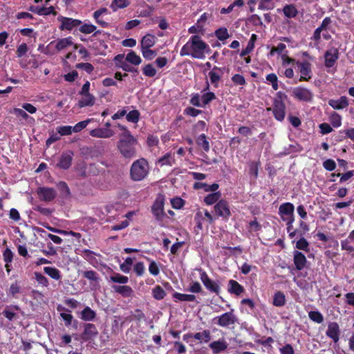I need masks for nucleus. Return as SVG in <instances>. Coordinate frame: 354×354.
Returning a JSON list of instances; mask_svg holds the SVG:
<instances>
[{
	"mask_svg": "<svg viewBox=\"0 0 354 354\" xmlns=\"http://www.w3.org/2000/svg\"><path fill=\"white\" fill-rule=\"evenodd\" d=\"M286 304V296L283 292L277 291L273 296V305L281 307Z\"/></svg>",
	"mask_w": 354,
	"mask_h": 354,
	"instance_id": "obj_33",
	"label": "nucleus"
},
{
	"mask_svg": "<svg viewBox=\"0 0 354 354\" xmlns=\"http://www.w3.org/2000/svg\"><path fill=\"white\" fill-rule=\"evenodd\" d=\"M96 312L89 306H86L80 313V319L84 322H91L96 318Z\"/></svg>",
	"mask_w": 354,
	"mask_h": 354,
	"instance_id": "obj_26",
	"label": "nucleus"
},
{
	"mask_svg": "<svg viewBox=\"0 0 354 354\" xmlns=\"http://www.w3.org/2000/svg\"><path fill=\"white\" fill-rule=\"evenodd\" d=\"M202 113H203L202 110L196 109L192 106H187L183 111V113L185 115H189L192 117H196Z\"/></svg>",
	"mask_w": 354,
	"mask_h": 354,
	"instance_id": "obj_55",
	"label": "nucleus"
},
{
	"mask_svg": "<svg viewBox=\"0 0 354 354\" xmlns=\"http://www.w3.org/2000/svg\"><path fill=\"white\" fill-rule=\"evenodd\" d=\"M165 201V196L162 194H159L151 206V212L156 220L158 221H162L165 216L164 210Z\"/></svg>",
	"mask_w": 354,
	"mask_h": 354,
	"instance_id": "obj_4",
	"label": "nucleus"
},
{
	"mask_svg": "<svg viewBox=\"0 0 354 354\" xmlns=\"http://www.w3.org/2000/svg\"><path fill=\"white\" fill-rule=\"evenodd\" d=\"M221 196V194L220 192L209 194L204 198V203L207 205H213L220 201Z\"/></svg>",
	"mask_w": 354,
	"mask_h": 354,
	"instance_id": "obj_35",
	"label": "nucleus"
},
{
	"mask_svg": "<svg viewBox=\"0 0 354 354\" xmlns=\"http://www.w3.org/2000/svg\"><path fill=\"white\" fill-rule=\"evenodd\" d=\"M283 13L286 17L291 19L296 17L299 12L294 4H286L283 8Z\"/></svg>",
	"mask_w": 354,
	"mask_h": 354,
	"instance_id": "obj_31",
	"label": "nucleus"
},
{
	"mask_svg": "<svg viewBox=\"0 0 354 354\" xmlns=\"http://www.w3.org/2000/svg\"><path fill=\"white\" fill-rule=\"evenodd\" d=\"M73 155L72 151L63 153L57 164V167L62 169H68L71 166Z\"/></svg>",
	"mask_w": 354,
	"mask_h": 354,
	"instance_id": "obj_19",
	"label": "nucleus"
},
{
	"mask_svg": "<svg viewBox=\"0 0 354 354\" xmlns=\"http://www.w3.org/2000/svg\"><path fill=\"white\" fill-rule=\"evenodd\" d=\"M189 40L192 50V57L204 59L205 53L210 50L209 45L197 35H192Z\"/></svg>",
	"mask_w": 354,
	"mask_h": 354,
	"instance_id": "obj_3",
	"label": "nucleus"
},
{
	"mask_svg": "<svg viewBox=\"0 0 354 354\" xmlns=\"http://www.w3.org/2000/svg\"><path fill=\"white\" fill-rule=\"evenodd\" d=\"M110 281L114 283L125 284L129 281V278L119 273H114V274L110 276Z\"/></svg>",
	"mask_w": 354,
	"mask_h": 354,
	"instance_id": "obj_47",
	"label": "nucleus"
},
{
	"mask_svg": "<svg viewBox=\"0 0 354 354\" xmlns=\"http://www.w3.org/2000/svg\"><path fill=\"white\" fill-rule=\"evenodd\" d=\"M328 104L333 109L342 110L346 108L348 106L349 103L347 97L341 96L337 100H330L328 101Z\"/></svg>",
	"mask_w": 354,
	"mask_h": 354,
	"instance_id": "obj_23",
	"label": "nucleus"
},
{
	"mask_svg": "<svg viewBox=\"0 0 354 354\" xmlns=\"http://www.w3.org/2000/svg\"><path fill=\"white\" fill-rule=\"evenodd\" d=\"M35 279L36 281L39 284L41 285L43 287H48L49 285L48 279L43 275L41 273L35 272L34 273Z\"/></svg>",
	"mask_w": 354,
	"mask_h": 354,
	"instance_id": "obj_50",
	"label": "nucleus"
},
{
	"mask_svg": "<svg viewBox=\"0 0 354 354\" xmlns=\"http://www.w3.org/2000/svg\"><path fill=\"white\" fill-rule=\"evenodd\" d=\"M126 61L133 65H139L142 62V59L136 52L131 50L126 55Z\"/></svg>",
	"mask_w": 354,
	"mask_h": 354,
	"instance_id": "obj_37",
	"label": "nucleus"
},
{
	"mask_svg": "<svg viewBox=\"0 0 354 354\" xmlns=\"http://www.w3.org/2000/svg\"><path fill=\"white\" fill-rule=\"evenodd\" d=\"M140 118V113L137 109L130 111L126 114V119L128 122L137 124Z\"/></svg>",
	"mask_w": 354,
	"mask_h": 354,
	"instance_id": "obj_39",
	"label": "nucleus"
},
{
	"mask_svg": "<svg viewBox=\"0 0 354 354\" xmlns=\"http://www.w3.org/2000/svg\"><path fill=\"white\" fill-rule=\"evenodd\" d=\"M194 338L199 340L201 343H207L211 339V333L209 330H204L203 332H198L194 334Z\"/></svg>",
	"mask_w": 354,
	"mask_h": 354,
	"instance_id": "obj_36",
	"label": "nucleus"
},
{
	"mask_svg": "<svg viewBox=\"0 0 354 354\" xmlns=\"http://www.w3.org/2000/svg\"><path fill=\"white\" fill-rule=\"evenodd\" d=\"M76 68L82 69L84 71H86L88 74H91L93 71H94L93 66L88 63H78L75 65Z\"/></svg>",
	"mask_w": 354,
	"mask_h": 354,
	"instance_id": "obj_53",
	"label": "nucleus"
},
{
	"mask_svg": "<svg viewBox=\"0 0 354 354\" xmlns=\"http://www.w3.org/2000/svg\"><path fill=\"white\" fill-rule=\"evenodd\" d=\"M266 81L270 82L273 90L277 91L279 88L278 77L275 73H270L266 75Z\"/></svg>",
	"mask_w": 354,
	"mask_h": 354,
	"instance_id": "obj_48",
	"label": "nucleus"
},
{
	"mask_svg": "<svg viewBox=\"0 0 354 354\" xmlns=\"http://www.w3.org/2000/svg\"><path fill=\"white\" fill-rule=\"evenodd\" d=\"M180 55L181 57L190 55L192 57V50L189 43V40L182 47L180 51Z\"/></svg>",
	"mask_w": 354,
	"mask_h": 354,
	"instance_id": "obj_61",
	"label": "nucleus"
},
{
	"mask_svg": "<svg viewBox=\"0 0 354 354\" xmlns=\"http://www.w3.org/2000/svg\"><path fill=\"white\" fill-rule=\"evenodd\" d=\"M194 221L196 222V228L202 230L203 228V222L205 221V217L203 213L201 210L196 212L194 216Z\"/></svg>",
	"mask_w": 354,
	"mask_h": 354,
	"instance_id": "obj_49",
	"label": "nucleus"
},
{
	"mask_svg": "<svg viewBox=\"0 0 354 354\" xmlns=\"http://www.w3.org/2000/svg\"><path fill=\"white\" fill-rule=\"evenodd\" d=\"M330 176L340 177L339 183H343L354 176V170L348 171L344 174L333 173L330 174Z\"/></svg>",
	"mask_w": 354,
	"mask_h": 354,
	"instance_id": "obj_46",
	"label": "nucleus"
},
{
	"mask_svg": "<svg viewBox=\"0 0 354 354\" xmlns=\"http://www.w3.org/2000/svg\"><path fill=\"white\" fill-rule=\"evenodd\" d=\"M257 39V35L255 34H252L250 41L248 43V45L245 48H244L241 53V57H244L246 55L249 54L254 47V41Z\"/></svg>",
	"mask_w": 354,
	"mask_h": 354,
	"instance_id": "obj_44",
	"label": "nucleus"
},
{
	"mask_svg": "<svg viewBox=\"0 0 354 354\" xmlns=\"http://www.w3.org/2000/svg\"><path fill=\"white\" fill-rule=\"evenodd\" d=\"M248 231L252 232H259L261 230V224L257 221V218H254L253 221H250L248 223Z\"/></svg>",
	"mask_w": 354,
	"mask_h": 354,
	"instance_id": "obj_60",
	"label": "nucleus"
},
{
	"mask_svg": "<svg viewBox=\"0 0 354 354\" xmlns=\"http://www.w3.org/2000/svg\"><path fill=\"white\" fill-rule=\"evenodd\" d=\"M237 317L234 313V310L223 313L220 316L214 318L215 324L223 328H228L237 322Z\"/></svg>",
	"mask_w": 354,
	"mask_h": 354,
	"instance_id": "obj_6",
	"label": "nucleus"
},
{
	"mask_svg": "<svg viewBox=\"0 0 354 354\" xmlns=\"http://www.w3.org/2000/svg\"><path fill=\"white\" fill-rule=\"evenodd\" d=\"M59 190L64 196H68L71 194L69 187L66 183L64 181H60L57 185Z\"/></svg>",
	"mask_w": 354,
	"mask_h": 354,
	"instance_id": "obj_58",
	"label": "nucleus"
},
{
	"mask_svg": "<svg viewBox=\"0 0 354 354\" xmlns=\"http://www.w3.org/2000/svg\"><path fill=\"white\" fill-rule=\"evenodd\" d=\"M200 272V279L203 283L205 288L211 292H214L216 295L220 293V285L218 282L212 280L207 272L202 270L199 269Z\"/></svg>",
	"mask_w": 354,
	"mask_h": 354,
	"instance_id": "obj_9",
	"label": "nucleus"
},
{
	"mask_svg": "<svg viewBox=\"0 0 354 354\" xmlns=\"http://www.w3.org/2000/svg\"><path fill=\"white\" fill-rule=\"evenodd\" d=\"M296 65L300 73L299 82L308 81L312 77L311 64L308 61H297Z\"/></svg>",
	"mask_w": 354,
	"mask_h": 354,
	"instance_id": "obj_10",
	"label": "nucleus"
},
{
	"mask_svg": "<svg viewBox=\"0 0 354 354\" xmlns=\"http://www.w3.org/2000/svg\"><path fill=\"white\" fill-rule=\"evenodd\" d=\"M44 272L53 279L60 280L62 278L60 270L55 267H44Z\"/></svg>",
	"mask_w": 354,
	"mask_h": 354,
	"instance_id": "obj_32",
	"label": "nucleus"
},
{
	"mask_svg": "<svg viewBox=\"0 0 354 354\" xmlns=\"http://www.w3.org/2000/svg\"><path fill=\"white\" fill-rule=\"evenodd\" d=\"M57 20L61 22L59 28L61 30H72L74 28H77L82 24L80 19H73L64 16H59Z\"/></svg>",
	"mask_w": 354,
	"mask_h": 354,
	"instance_id": "obj_12",
	"label": "nucleus"
},
{
	"mask_svg": "<svg viewBox=\"0 0 354 354\" xmlns=\"http://www.w3.org/2000/svg\"><path fill=\"white\" fill-rule=\"evenodd\" d=\"M152 295L156 299L161 300L165 297L166 292L160 286L157 285L153 288Z\"/></svg>",
	"mask_w": 354,
	"mask_h": 354,
	"instance_id": "obj_45",
	"label": "nucleus"
},
{
	"mask_svg": "<svg viewBox=\"0 0 354 354\" xmlns=\"http://www.w3.org/2000/svg\"><path fill=\"white\" fill-rule=\"evenodd\" d=\"M98 330L95 324L86 323L84 324V330L81 334V338L84 341H90L96 338L98 335Z\"/></svg>",
	"mask_w": 354,
	"mask_h": 354,
	"instance_id": "obj_14",
	"label": "nucleus"
},
{
	"mask_svg": "<svg viewBox=\"0 0 354 354\" xmlns=\"http://www.w3.org/2000/svg\"><path fill=\"white\" fill-rule=\"evenodd\" d=\"M268 111H272L274 118L278 121H283L286 115V105L281 99H274L272 107L267 108Z\"/></svg>",
	"mask_w": 354,
	"mask_h": 354,
	"instance_id": "obj_8",
	"label": "nucleus"
},
{
	"mask_svg": "<svg viewBox=\"0 0 354 354\" xmlns=\"http://www.w3.org/2000/svg\"><path fill=\"white\" fill-rule=\"evenodd\" d=\"M157 40L158 39L154 35L148 33L142 38L140 48H151L156 44Z\"/></svg>",
	"mask_w": 354,
	"mask_h": 354,
	"instance_id": "obj_25",
	"label": "nucleus"
},
{
	"mask_svg": "<svg viewBox=\"0 0 354 354\" xmlns=\"http://www.w3.org/2000/svg\"><path fill=\"white\" fill-rule=\"evenodd\" d=\"M173 297L176 299V301H194L196 299L194 295L183 294L177 292L173 294Z\"/></svg>",
	"mask_w": 354,
	"mask_h": 354,
	"instance_id": "obj_34",
	"label": "nucleus"
},
{
	"mask_svg": "<svg viewBox=\"0 0 354 354\" xmlns=\"http://www.w3.org/2000/svg\"><path fill=\"white\" fill-rule=\"evenodd\" d=\"M216 98V95L213 92H207L204 93L201 97L203 107L207 105L211 101Z\"/></svg>",
	"mask_w": 354,
	"mask_h": 354,
	"instance_id": "obj_52",
	"label": "nucleus"
},
{
	"mask_svg": "<svg viewBox=\"0 0 354 354\" xmlns=\"http://www.w3.org/2000/svg\"><path fill=\"white\" fill-rule=\"evenodd\" d=\"M330 122L333 127L337 128L342 125V117L337 113H333L330 116Z\"/></svg>",
	"mask_w": 354,
	"mask_h": 354,
	"instance_id": "obj_57",
	"label": "nucleus"
},
{
	"mask_svg": "<svg viewBox=\"0 0 354 354\" xmlns=\"http://www.w3.org/2000/svg\"><path fill=\"white\" fill-rule=\"evenodd\" d=\"M118 127L122 133L119 136L117 149L120 154L126 159H131L136 156V146L138 139L134 137L127 127L118 124Z\"/></svg>",
	"mask_w": 354,
	"mask_h": 354,
	"instance_id": "obj_1",
	"label": "nucleus"
},
{
	"mask_svg": "<svg viewBox=\"0 0 354 354\" xmlns=\"http://www.w3.org/2000/svg\"><path fill=\"white\" fill-rule=\"evenodd\" d=\"M308 246H309L308 242L304 237L300 238L296 243V248L299 250L308 251Z\"/></svg>",
	"mask_w": 354,
	"mask_h": 354,
	"instance_id": "obj_63",
	"label": "nucleus"
},
{
	"mask_svg": "<svg viewBox=\"0 0 354 354\" xmlns=\"http://www.w3.org/2000/svg\"><path fill=\"white\" fill-rule=\"evenodd\" d=\"M326 335L332 339L335 343L338 342L339 339L340 329L337 322H330L326 332Z\"/></svg>",
	"mask_w": 354,
	"mask_h": 354,
	"instance_id": "obj_18",
	"label": "nucleus"
},
{
	"mask_svg": "<svg viewBox=\"0 0 354 354\" xmlns=\"http://www.w3.org/2000/svg\"><path fill=\"white\" fill-rule=\"evenodd\" d=\"M209 347L214 354H218L227 348V344L224 339H219L211 342Z\"/></svg>",
	"mask_w": 354,
	"mask_h": 354,
	"instance_id": "obj_27",
	"label": "nucleus"
},
{
	"mask_svg": "<svg viewBox=\"0 0 354 354\" xmlns=\"http://www.w3.org/2000/svg\"><path fill=\"white\" fill-rule=\"evenodd\" d=\"M22 292V282L18 280L11 283L9 288L6 290L7 296L14 299H18Z\"/></svg>",
	"mask_w": 354,
	"mask_h": 354,
	"instance_id": "obj_16",
	"label": "nucleus"
},
{
	"mask_svg": "<svg viewBox=\"0 0 354 354\" xmlns=\"http://www.w3.org/2000/svg\"><path fill=\"white\" fill-rule=\"evenodd\" d=\"M82 99L78 102V106L80 108L86 107V106H92L95 104V97L91 94L87 93L84 95H81Z\"/></svg>",
	"mask_w": 354,
	"mask_h": 354,
	"instance_id": "obj_28",
	"label": "nucleus"
},
{
	"mask_svg": "<svg viewBox=\"0 0 354 354\" xmlns=\"http://www.w3.org/2000/svg\"><path fill=\"white\" fill-rule=\"evenodd\" d=\"M227 291L230 294H234L236 296H239L245 291V288L236 281L230 279L228 281Z\"/></svg>",
	"mask_w": 354,
	"mask_h": 354,
	"instance_id": "obj_24",
	"label": "nucleus"
},
{
	"mask_svg": "<svg viewBox=\"0 0 354 354\" xmlns=\"http://www.w3.org/2000/svg\"><path fill=\"white\" fill-rule=\"evenodd\" d=\"M74 50H77L78 53L81 55L82 59H86L89 56L88 50L81 44H75L73 46Z\"/></svg>",
	"mask_w": 354,
	"mask_h": 354,
	"instance_id": "obj_59",
	"label": "nucleus"
},
{
	"mask_svg": "<svg viewBox=\"0 0 354 354\" xmlns=\"http://www.w3.org/2000/svg\"><path fill=\"white\" fill-rule=\"evenodd\" d=\"M171 204L173 208L179 209L185 205V201L180 197H176L171 200Z\"/></svg>",
	"mask_w": 354,
	"mask_h": 354,
	"instance_id": "obj_62",
	"label": "nucleus"
},
{
	"mask_svg": "<svg viewBox=\"0 0 354 354\" xmlns=\"http://www.w3.org/2000/svg\"><path fill=\"white\" fill-rule=\"evenodd\" d=\"M142 73L145 76L148 77H153L156 75V69L152 64H147L145 65L142 68Z\"/></svg>",
	"mask_w": 354,
	"mask_h": 354,
	"instance_id": "obj_42",
	"label": "nucleus"
},
{
	"mask_svg": "<svg viewBox=\"0 0 354 354\" xmlns=\"http://www.w3.org/2000/svg\"><path fill=\"white\" fill-rule=\"evenodd\" d=\"M196 142L197 145L201 147L205 152H208L209 151L210 145L205 134L202 133L199 135L196 139Z\"/></svg>",
	"mask_w": 354,
	"mask_h": 354,
	"instance_id": "obj_29",
	"label": "nucleus"
},
{
	"mask_svg": "<svg viewBox=\"0 0 354 354\" xmlns=\"http://www.w3.org/2000/svg\"><path fill=\"white\" fill-rule=\"evenodd\" d=\"M339 57L338 48L331 47L324 53V65L326 68L334 66Z\"/></svg>",
	"mask_w": 354,
	"mask_h": 354,
	"instance_id": "obj_13",
	"label": "nucleus"
},
{
	"mask_svg": "<svg viewBox=\"0 0 354 354\" xmlns=\"http://www.w3.org/2000/svg\"><path fill=\"white\" fill-rule=\"evenodd\" d=\"M292 95L296 100L305 102H311L313 100V91L307 88L297 86L292 89Z\"/></svg>",
	"mask_w": 354,
	"mask_h": 354,
	"instance_id": "obj_7",
	"label": "nucleus"
},
{
	"mask_svg": "<svg viewBox=\"0 0 354 354\" xmlns=\"http://www.w3.org/2000/svg\"><path fill=\"white\" fill-rule=\"evenodd\" d=\"M83 277L93 281H97L99 279L98 274L94 270H86L82 272Z\"/></svg>",
	"mask_w": 354,
	"mask_h": 354,
	"instance_id": "obj_54",
	"label": "nucleus"
},
{
	"mask_svg": "<svg viewBox=\"0 0 354 354\" xmlns=\"http://www.w3.org/2000/svg\"><path fill=\"white\" fill-rule=\"evenodd\" d=\"M225 70V67H218L215 66L213 67L212 70L209 72L208 75L210 82L215 88L218 87V83Z\"/></svg>",
	"mask_w": 354,
	"mask_h": 354,
	"instance_id": "obj_17",
	"label": "nucleus"
},
{
	"mask_svg": "<svg viewBox=\"0 0 354 354\" xmlns=\"http://www.w3.org/2000/svg\"><path fill=\"white\" fill-rule=\"evenodd\" d=\"M113 288L115 292L124 297H131L133 293V289L129 286H113Z\"/></svg>",
	"mask_w": 354,
	"mask_h": 354,
	"instance_id": "obj_30",
	"label": "nucleus"
},
{
	"mask_svg": "<svg viewBox=\"0 0 354 354\" xmlns=\"http://www.w3.org/2000/svg\"><path fill=\"white\" fill-rule=\"evenodd\" d=\"M114 132L108 128H96L90 131L92 137L100 138H109L113 136Z\"/></svg>",
	"mask_w": 354,
	"mask_h": 354,
	"instance_id": "obj_21",
	"label": "nucleus"
},
{
	"mask_svg": "<svg viewBox=\"0 0 354 354\" xmlns=\"http://www.w3.org/2000/svg\"><path fill=\"white\" fill-rule=\"evenodd\" d=\"M214 35L220 41H225L230 37L228 30L225 27H221L216 30Z\"/></svg>",
	"mask_w": 354,
	"mask_h": 354,
	"instance_id": "obj_40",
	"label": "nucleus"
},
{
	"mask_svg": "<svg viewBox=\"0 0 354 354\" xmlns=\"http://www.w3.org/2000/svg\"><path fill=\"white\" fill-rule=\"evenodd\" d=\"M37 194L41 201L47 203L53 201L57 196L56 191L54 188L47 187H38L37 189Z\"/></svg>",
	"mask_w": 354,
	"mask_h": 354,
	"instance_id": "obj_11",
	"label": "nucleus"
},
{
	"mask_svg": "<svg viewBox=\"0 0 354 354\" xmlns=\"http://www.w3.org/2000/svg\"><path fill=\"white\" fill-rule=\"evenodd\" d=\"M149 165L145 158L135 160L130 168V178L133 181H141L149 174Z\"/></svg>",
	"mask_w": 354,
	"mask_h": 354,
	"instance_id": "obj_2",
	"label": "nucleus"
},
{
	"mask_svg": "<svg viewBox=\"0 0 354 354\" xmlns=\"http://www.w3.org/2000/svg\"><path fill=\"white\" fill-rule=\"evenodd\" d=\"M143 57L147 60H152L157 55L156 50L151 48H140Z\"/></svg>",
	"mask_w": 354,
	"mask_h": 354,
	"instance_id": "obj_51",
	"label": "nucleus"
},
{
	"mask_svg": "<svg viewBox=\"0 0 354 354\" xmlns=\"http://www.w3.org/2000/svg\"><path fill=\"white\" fill-rule=\"evenodd\" d=\"M55 44V48L57 51H61L73 45V37L69 36L65 38L59 39L57 41H53L49 45Z\"/></svg>",
	"mask_w": 354,
	"mask_h": 354,
	"instance_id": "obj_22",
	"label": "nucleus"
},
{
	"mask_svg": "<svg viewBox=\"0 0 354 354\" xmlns=\"http://www.w3.org/2000/svg\"><path fill=\"white\" fill-rule=\"evenodd\" d=\"M79 27V30L83 34H91L95 31L96 26L90 23H82Z\"/></svg>",
	"mask_w": 354,
	"mask_h": 354,
	"instance_id": "obj_41",
	"label": "nucleus"
},
{
	"mask_svg": "<svg viewBox=\"0 0 354 354\" xmlns=\"http://www.w3.org/2000/svg\"><path fill=\"white\" fill-rule=\"evenodd\" d=\"M352 241L351 239L348 236L344 240L341 241V248L342 250H346L349 252H354V246L351 245L350 243Z\"/></svg>",
	"mask_w": 354,
	"mask_h": 354,
	"instance_id": "obj_56",
	"label": "nucleus"
},
{
	"mask_svg": "<svg viewBox=\"0 0 354 354\" xmlns=\"http://www.w3.org/2000/svg\"><path fill=\"white\" fill-rule=\"evenodd\" d=\"M295 206L290 202L282 203L279 207V214L282 221L295 218Z\"/></svg>",
	"mask_w": 354,
	"mask_h": 354,
	"instance_id": "obj_15",
	"label": "nucleus"
},
{
	"mask_svg": "<svg viewBox=\"0 0 354 354\" xmlns=\"http://www.w3.org/2000/svg\"><path fill=\"white\" fill-rule=\"evenodd\" d=\"M215 216L217 218H221L223 221H227L231 216L229 203L224 199H221L217 202L214 206Z\"/></svg>",
	"mask_w": 354,
	"mask_h": 354,
	"instance_id": "obj_5",
	"label": "nucleus"
},
{
	"mask_svg": "<svg viewBox=\"0 0 354 354\" xmlns=\"http://www.w3.org/2000/svg\"><path fill=\"white\" fill-rule=\"evenodd\" d=\"M293 262L296 269L300 271L306 267L307 259L301 252L295 250L293 253Z\"/></svg>",
	"mask_w": 354,
	"mask_h": 354,
	"instance_id": "obj_20",
	"label": "nucleus"
},
{
	"mask_svg": "<svg viewBox=\"0 0 354 354\" xmlns=\"http://www.w3.org/2000/svg\"><path fill=\"white\" fill-rule=\"evenodd\" d=\"M175 162L174 158L170 153H167L158 160V164L162 167L165 165L171 166Z\"/></svg>",
	"mask_w": 354,
	"mask_h": 354,
	"instance_id": "obj_38",
	"label": "nucleus"
},
{
	"mask_svg": "<svg viewBox=\"0 0 354 354\" xmlns=\"http://www.w3.org/2000/svg\"><path fill=\"white\" fill-rule=\"evenodd\" d=\"M308 317L310 320L317 324H322L324 322V317L318 310H311L308 312Z\"/></svg>",
	"mask_w": 354,
	"mask_h": 354,
	"instance_id": "obj_43",
	"label": "nucleus"
},
{
	"mask_svg": "<svg viewBox=\"0 0 354 354\" xmlns=\"http://www.w3.org/2000/svg\"><path fill=\"white\" fill-rule=\"evenodd\" d=\"M57 131L59 136H69L72 134L73 129L71 126H61Z\"/></svg>",
	"mask_w": 354,
	"mask_h": 354,
	"instance_id": "obj_64",
	"label": "nucleus"
}]
</instances>
